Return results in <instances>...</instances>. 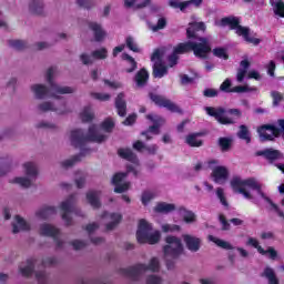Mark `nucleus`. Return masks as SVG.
Masks as SVG:
<instances>
[{
    "instance_id": "obj_61",
    "label": "nucleus",
    "mask_w": 284,
    "mask_h": 284,
    "mask_svg": "<svg viewBox=\"0 0 284 284\" xmlns=\"http://www.w3.org/2000/svg\"><path fill=\"white\" fill-rule=\"evenodd\" d=\"M122 123L123 125H134V123H136L135 113H132L129 116H126V119Z\"/></svg>"
},
{
    "instance_id": "obj_12",
    "label": "nucleus",
    "mask_w": 284,
    "mask_h": 284,
    "mask_svg": "<svg viewBox=\"0 0 284 284\" xmlns=\"http://www.w3.org/2000/svg\"><path fill=\"white\" fill-rule=\"evenodd\" d=\"M74 201L75 196L71 194L65 201L60 204V210L63 212L62 221L65 222V225L68 226L72 225V217H70L69 214H72V212H74Z\"/></svg>"
},
{
    "instance_id": "obj_8",
    "label": "nucleus",
    "mask_w": 284,
    "mask_h": 284,
    "mask_svg": "<svg viewBox=\"0 0 284 284\" xmlns=\"http://www.w3.org/2000/svg\"><path fill=\"white\" fill-rule=\"evenodd\" d=\"M257 134L261 143H265L278 139L281 136V130L274 124H263L257 128Z\"/></svg>"
},
{
    "instance_id": "obj_56",
    "label": "nucleus",
    "mask_w": 284,
    "mask_h": 284,
    "mask_svg": "<svg viewBox=\"0 0 284 284\" xmlns=\"http://www.w3.org/2000/svg\"><path fill=\"white\" fill-rule=\"evenodd\" d=\"M273 10L276 17H281V19H284V2H278L276 7H273Z\"/></svg>"
},
{
    "instance_id": "obj_44",
    "label": "nucleus",
    "mask_w": 284,
    "mask_h": 284,
    "mask_svg": "<svg viewBox=\"0 0 284 284\" xmlns=\"http://www.w3.org/2000/svg\"><path fill=\"white\" fill-rule=\"evenodd\" d=\"M220 90L221 92H225L226 94L234 92V88H232V80H230V78H226L220 85Z\"/></svg>"
},
{
    "instance_id": "obj_33",
    "label": "nucleus",
    "mask_w": 284,
    "mask_h": 284,
    "mask_svg": "<svg viewBox=\"0 0 284 284\" xmlns=\"http://www.w3.org/2000/svg\"><path fill=\"white\" fill-rule=\"evenodd\" d=\"M122 61H128V63L131 65L130 68L125 69L128 74H132V72H135V70L139 68L136 60H134V58L128 53H122Z\"/></svg>"
},
{
    "instance_id": "obj_25",
    "label": "nucleus",
    "mask_w": 284,
    "mask_h": 284,
    "mask_svg": "<svg viewBox=\"0 0 284 284\" xmlns=\"http://www.w3.org/2000/svg\"><path fill=\"white\" fill-rule=\"evenodd\" d=\"M152 74L154 79H163L168 74V65L163 62H154Z\"/></svg>"
},
{
    "instance_id": "obj_7",
    "label": "nucleus",
    "mask_w": 284,
    "mask_h": 284,
    "mask_svg": "<svg viewBox=\"0 0 284 284\" xmlns=\"http://www.w3.org/2000/svg\"><path fill=\"white\" fill-rule=\"evenodd\" d=\"M159 272L161 270V264L159 263V258H151L149 265L145 264H136L134 266H130L126 268H121L120 272L123 276L131 278L132 281H139V276L143 274V272Z\"/></svg>"
},
{
    "instance_id": "obj_5",
    "label": "nucleus",
    "mask_w": 284,
    "mask_h": 284,
    "mask_svg": "<svg viewBox=\"0 0 284 284\" xmlns=\"http://www.w3.org/2000/svg\"><path fill=\"white\" fill-rule=\"evenodd\" d=\"M221 26L223 28L229 26L230 30H235L237 37H243L246 43H252V45H258L261 43V39L250 36V27L241 26V19L234 16L222 18Z\"/></svg>"
},
{
    "instance_id": "obj_21",
    "label": "nucleus",
    "mask_w": 284,
    "mask_h": 284,
    "mask_svg": "<svg viewBox=\"0 0 284 284\" xmlns=\"http://www.w3.org/2000/svg\"><path fill=\"white\" fill-rule=\"evenodd\" d=\"M12 233L13 234H19V232H28L30 231V224L26 222L21 215H16V223L12 224Z\"/></svg>"
},
{
    "instance_id": "obj_60",
    "label": "nucleus",
    "mask_w": 284,
    "mask_h": 284,
    "mask_svg": "<svg viewBox=\"0 0 284 284\" xmlns=\"http://www.w3.org/2000/svg\"><path fill=\"white\" fill-rule=\"evenodd\" d=\"M36 278L38 281V284H47L48 276L45 275V272L43 271L37 272Z\"/></svg>"
},
{
    "instance_id": "obj_36",
    "label": "nucleus",
    "mask_w": 284,
    "mask_h": 284,
    "mask_svg": "<svg viewBox=\"0 0 284 284\" xmlns=\"http://www.w3.org/2000/svg\"><path fill=\"white\" fill-rule=\"evenodd\" d=\"M80 119L82 123H90L94 120V113L90 106H84L83 111L80 113Z\"/></svg>"
},
{
    "instance_id": "obj_59",
    "label": "nucleus",
    "mask_w": 284,
    "mask_h": 284,
    "mask_svg": "<svg viewBox=\"0 0 284 284\" xmlns=\"http://www.w3.org/2000/svg\"><path fill=\"white\" fill-rule=\"evenodd\" d=\"M203 97H206V99H214L215 97H219V91L216 89H205L203 91Z\"/></svg>"
},
{
    "instance_id": "obj_51",
    "label": "nucleus",
    "mask_w": 284,
    "mask_h": 284,
    "mask_svg": "<svg viewBox=\"0 0 284 284\" xmlns=\"http://www.w3.org/2000/svg\"><path fill=\"white\" fill-rule=\"evenodd\" d=\"M162 231L168 233V232H181V225L179 224H163L162 225Z\"/></svg>"
},
{
    "instance_id": "obj_54",
    "label": "nucleus",
    "mask_w": 284,
    "mask_h": 284,
    "mask_svg": "<svg viewBox=\"0 0 284 284\" xmlns=\"http://www.w3.org/2000/svg\"><path fill=\"white\" fill-rule=\"evenodd\" d=\"M152 199H154V193L150 192V191H144L142 193V205H148V203H150V201H152Z\"/></svg>"
},
{
    "instance_id": "obj_19",
    "label": "nucleus",
    "mask_w": 284,
    "mask_h": 284,
    "mask_svg": "<svg viewBox=\"0 0 284 284\" xmlns=\"http://www.w3.org/2000/svg\"><path fill=\"white\" fill-rule=\"evenodd\" d=\"M136 88H145L148 85V81H150V73L148 69H140L134 77Z\"/></svg>"
},
{
    "instance_id": "obj_26",
    "label": "nucleus",
    "mask_w": 284,
    "mask_h": 284,
    "mask_svg": "<svg viewBox=\"0 0 284 284\" xmlns=\"http://www.w3.org/2000/svg\"><path fill=\"white\" fill-rule=\"evenodd\" d=\"M54 214H57V207L44 206L36 213V216H38V219H41L42 221H48V219H50V216H54Z\"/></svg>"
},
{
    "instance_id": "obj_34",
    "label": "nucleus",
    "mask_w": 284,
    "mask_h": 284,
    "mask_svg": "<svg viewBox=\"0 0 284 284\" xmlns=\"http://www.w3.org/2000/svg\"><path fill=\"white\" fill-rule=\"evenodd\" d=\"M29 10L32 14H38L41 17L43 14V1L41 0H31L29 3Z\"/></svg>"
},
{
    "instance_id": "obj_17",
    "label": "nucleus",
    "mask_w": 284,
    "mask_h": 284,
    "mask_svg": "<svg viewBox=\"0 0 284 284\" xmlns=\"http://www.w3.org/2000/svg\"><path fill=\"white\" fill-rule=\"evenodd\" d=\"M38 110H40V112H58L59 114H68L69 112L68 109H65V101L61 102V108H57L50 102H43L38 105Z\"/></svg>"
},
{
    "instance_id": "obj_46",
    "label": "nucleus",
    "mask_w": 284,
    "mask_h": 284,
    "mask_svg": "<svg viewBox=\"0 0 284 284\" xmlns=\"http://www.w3.org/2000/svg\"><path fill=\"white\" fill-rule=\"evenodd\" d=\"M126 48L131 50V52H141L136 42H134V38L132 36L126 37L125 39Z\"/></svg>"
},
{
    "instance_id": "obj_3",
    "label": "nucleus",
    "mask_w": 284,
    "mask_h": 284,
    "mask_svg": "<svg viewBox=\"0 0 284 284\" xmlns=\"http://www.w3.org/2000/svg\"><path fill=\"white\" fill-rule=\"evenodd\" d=\"M47 82L49 83L50 88L43 84H33L31 87L32 92L36 95V99H45L50 94L53 99H59L57 94H72L74 89L71 87H61L54 83V67H51L47 71Z\"/></svg>"
},
{
    "instance_id": "obj_23",
    "label": "nucleus",
    "mask_w": 284,
    "mask_h": 284,
    "mask_svg": "<svg viewBox=\"0 0 284 284\" xmlns=\"http://www.w3.org/2000/svg\"><path fill=\"white\" fill-rule=\"evenodd\" d=\"M227 176H230L227 168L216 166L215 169H213L212 178L214 179L215 183H219L220 181H227Z\"/></svg>"
},
{
    "instance_id": "obj_63",
    "label": "nucleus",
    "mask_w": 284,
    "mask_h": 284,
    "mask_svg": "<svg viewBox=\"0 0 284 284\" xmlns=\"http://www.w3.org/2000/svg\"><path fill=\"white\" fill-rule=\"evenodd\" d=\"M220 223L222 224V230L227 231L230 230V222H227V219L225 215L221 214L219 216Z\"/></svg>"
},
{
    "instance_id": "obj_10",
    "label": "nucleus",
    "mask_w": 284,
    "mask_h": 284,
    "mask_svg": "<svg viewBox=\"0 0 284 284\" xmlns=\"http://www.w3.org/2000/svg\"><path fill=\"white\" fill-rule=\"evenodd\" d=\"M146 119L149 121H152L153 125L149 126L146 131H143L141 135L145 136L146 141H152V136L150 135V132L152 134H161V125L165 123V120H163V118L156 114H148Z\"/></svg>"
},
{
    "instance_id": "obj_64",
    "label": "nucleus",
    "mask_w": 284,
    "mask_h": 284,
    "mask_svg": "<svg viewBox=\"0 0 284 284\" xmlns=\"http://www.w3.org/2000/svg\"><path fill=\"white\" fill-rule=\"evenodd\" d=\"M71 245L74 250H83V247H85V242L81 240H74L71 242Z\"/></svg>"
},
{
    "instance_id": "obj_11",
    "label": "nucleus",
    "mask_w": 284,
    "mask_h": 284,
    "mask_svg": "<svg viewBox=\"0 0 284 284\" xmlns=\"http://www.w3.org/2000/svg\"><path fill=\"white\" fill-rule=\"evenodd\" d=\"M206 114H209V116H213L215 118V120L217 121V123H220L221 125H234V121L232 120V118H227L225 116V109L222 106L219 108H214V106H206L204 108Z\"/></svg>"
},
{
    "instance_id": "obj_16",
    "label": "nucleus",
    "mask_w": 284,
    "mask_h": 284,
    "mask_svg": "<svg viewBox=\"0 0 284 284\" xmlns=\"http://www.w3.org/2000/svg\"><path fill=\"white\" fill-rule=\"evenodd\" d=\"M182 239L189 252H199V250H201V244L203 241L200 237L191 234H183Z\"/></svg>"
},
{
    "instance_id": "obj_18",
    "label": "nucleus",
    "mask_w": 284,
    "mask_h": 284,
    "mask_svg": "<svg viewBox=\"0 0 284 284\" xmlns=\"http://www.w3.org/2000/svg\"><path fill=\"white\" fill-rule=\"evenodd\" d=\"M114 105L119 116H126L128 114V102L125 101V93L120 92L114 101Z\"/></svg>"
},
{
    "instance_id": "obj_35",
    "label": "nucleus",
    "mask_w": 284,
    "mask_h": 284,
    "mask_svg": "<svg viewBox=\"0 0 284 284\" xmlns=\"http://www.w3.org/2000/svg\"><path fill=\"white\" fill-rule=\"evenodd\" d=\"M111 222L106 224V231L111 232V230H114L116 225H119L123 219V216L119 213H112L110 215Z\"/></svg>"
},
{
    "instance_id": "obj_40",
    "label": "nucleus",
    "mask_w": 284,
    "mask_h": 284,
    "mask_svg": "<svg viewBox=\"0 0 284 284\" xmlns=\"http://www.w3.org/2000/svg\"><path fill=\"white\" fill-rule=\"evenodd\" d=\"M239 139H242V141H246V143L252 142V138L250 136V130L245 124H242L240 126V131L237 133Z\"/></svg>"
},
{
    "instance_id": "obj_57",
    "label": "nucleus",
    "mask_w": 284,
    "mask_h": 284,
    "mask_svg": "<svg viewBox=\"0 0 284 284\" xmlns=\"http://www.w3.org/2000/svg\"><path fill=\"white\" fill-rule=\"evenodd\" d=\"M170 68H174L179 63V54L173 51L172 54L168 57Z\"/></svg>"
},
{
    "instance_id": "obj_20",
    "label": "nucleus",
    "mask_w": 284,
    "mask_h": 284,
    "mask_svg": "<svg viewBox=\"0 0 284 284\" xmlns=\"http://www.w3.org/2000/svg\"><path fill=\"white\" fill-rule=\"evenodd\" d=\"M101 191L91 190L87 193V201L93 207V210H99L101 207Z\"/></svg>"
},
{
    "instance_id": "obj_50",
    "label": "nucleus",
    "mask_w": 284,
    "mask_h": 284,
    "mask_svg": "<svg viewBox=\"0 0 284 284\" xmlns=\"http://www.w3.org/2000/svg\"><path fill=\"white\" fill-rule=\"evenodd\" d=\"M93 59H108V49L101 48L92 52Z\"/></svg>"
},
{
    "instance_id": "obj_30",
    "label": "nucleus",
    "mask_w": 284,
    "mask_h": 284,
    "mask_svg": "<svg viewBox=\"0 0 284 284\" xmlns=\"http://www.w3.org/2000/svg\"><path fill=\"white\" fill-rule=\"evenodd\" d=\"M202 133H191L186 135L185 143L190 145V148H201L203 145V140H197V136H202Z\"/></svg>"
},
{
    "instance_id": "obj_31",
    "label": "nucleus",
    "mask_w": 284,
    "mask_h": 284,
    "mask_svg": "<svg viewBox=\"0 0 284 284\" xmlns=\"http://www.w3.org/2000/svg\"><path fill=\"white\" fill-rule=\"evenodd\" d=\"M262 277L267 278L268 284H280L278 277H276V273L274 268L267 266L264 268V272L261 274Z\"/></svg>"
},
{
    "instance_id": "obj_48",
    "label": "nucleus",
    "mask_w": 284,
    "mask_h": 284,
    "mask_svg": "<svg viewBox=\"0 0 284 284\" xmlns=\"http://www.w3.org/2000/svg\"><path fill=\"white\" fill-rule=\"evenodd\" d=\"M256 87L250 88L248 85H236L233 88V92L241 94L242 92H256Z\"/></svg>"
},
{
    "instance_id": "obj_58",
    "label": "nucleus",
    "mask_w": 284,
    "mask_h": 284,
    "mask_svg": "<svg viewBox=\"0 0 284 284\" xmlns=\"http://www.w3.org/2000/svg\"><path fill=\"white\" fill-rule=\"evenodd\" d=\"M91 97L93 99H97L98 101H110V93H91Z\"/></svg>"
},
{
    "instance_id": "obj_28",
    "label": "nucleus",
    "mask_w": 284,
    "mask_h": 284,
    "mask_svg": "<svg viewBox=\"0 0 284 284\" xmlns=\"http://www.w3.org/2000/svg\"><path fill=\"white\" fill-rule=\"evenodd\" d=\"M118 155L121 159H125V161H130L131 163H136L139 161V158L136 154H134V152H132L131 149H119Z\"/></svg>"
},
{
    "instance_id": "obj_62",
    "label": "nucleus",
    "mask_w": 284,
    "mask_h": 284,
    "mask_svg": "<svg viewBox=\"0 0 284 284\" xmlns=\"http://www.w3.org/2000/svg\"><path fill=\"white\" fill-rule=\"evenodd\" d=\"M161 283H162L161 277L156 275H149L146 277V284H161Z\"/></svg>"
},
{
    "instance_id": "obj_1",
    "label": "nucleus",
    "mask_w": 284,
    "mask_h": 284,
    "mask_svg": "<svg viewBox=\"0 0 284 284\" xmlns=\"http://www.w3.org/2000/svg\"><path fill=\"white\" fill-rule=\"evenodd\" d=\"M205 28L206 27L204 22L190 23V27L186 29V38L196 39L200 42H181L173 49L175 54H187V52H193L197 59H207V54L212 52L210 40L196 34V32H205Z\"/></svg>"
},
{
    "instance_id": "obj_43",
    "label": "nucleus",
    "mask_w": 284,
    "mask_h": 284,
    "mask_svg": "<svg viewBox=\"0 0 284 284\" xmlns=\"http://www.w3.org/2000/svg\"><path fill=\"white\" fill-rule=\"evenodd\" d=\"M24 170L27 176H37V174H39V171H37V165L32 162L24 163Z\"/></svg>"
},
{
    "instance_id": "obj_38",
    "label": "nucleus",
    "mask_w": 284,
    "mask_h": 284,
    "mask_svg": "<svg viewBox=\"0 0 284 284\" xmlns=\"http://www.w3.org/2000/svg\"><path fill=\"white\" fill-rule=\"evenodd\" d=\"M163 57H165V48H158L151 54V61L153 63H162Z\"/></svg>"
},
{
    "instance_id": "obj_47",
    "label": "nucleus",
    "mask_w": 284,
    "mask_h": 284,
    "mask_svg": "<svg viewBox=\"0 0 284 284\" xmlns=\"http://www.w3.org/2000/svg\"><path fill=\"white\" fill-rule=\"evenodd\" d=\"M271 97L273 99V108H278V105H281V102L284 99L283 93L278 91H272Z\"/></svg>"
},
{
    "instance_id": "obj_37",
    "label": "nucleus",
    "mask_w": 284,
    "mask_h": 284,
    "mask_svg": "<svg viewBox=\"0 0 284 284\" xmlns=\"http://www.w3.org/2000/svg\"><path fill=\"white\" fill-rule=\"evenodd\" d=\"M209 241H211L212 243H215V245H217V247H222V250H234L232 244H230L229 242H225L219 237H215L213 235H209Z\"/></svg>"
},
{
    "instance_id": "obj_32",
    "label": "nucleus",
    "mask_w": 284,
    "mask_h": 284,
    "mask_svg": "<svg viewBox=\"0 0 284 284\" xmlns=\"http://www.w3.org/2000/svg\"><path fill=\"white\" fill-rule=\"evenodd\" d=\"M37 263V260L34 258H29L27 260V266L20 268V273L22 276H26L27 278L29 276H32V274L34 273V264Z\"/></svg>"
},
{
    "instance_id": "obj_42",
    "label": "nucleus",
    "mask_w": 284,
    "mask_h": 284,
    "mask_svg": "<svg viewBox=\"0 0 284 284\" xmlns=\"http://www.w3.org/2000/svg\"><path fill=\"white\" fill-rule=\"evenodd\" d=\"M247 245H251V247H254L255 250H257L258 254H262V256H265V248H263V246H261V244L258 243V240L254 239V237H250L247 243Z\"/></svg>"
},
{
    "instance_id": "obj_6",
    "label": "nucleus",
    "mask_w": 284,
    "mask_h": 284,
    "mask_svg": "<svg viewBox=\"0 0 284 284\" xmlns=\"http://www.w3.org/2000/svg\"><path fill=\"white\" fill-rule=\"evenodd\" d=\"M152 232V224H150L145 219H141L139 221L138 231H136V241L141 245L149 243V245H156L159 241H161V233L159 231H155L154 233L150 234Z\"/></svg>"
},
{
    "instance_id": "obj_15",
    "label": "nucleus",
    "mask_w": 284,
    "mask_h": 284,
    "mask_svg": "<svg viewBox=\"0 0 284 284\" xmlns=\"http://www.w3.org/2000/svg\"><path fill=\"white\" fill-rule=\"evenodd\" d=\"M41 236H50L54 239L57 247H63V242L59 240V229L52 226L51 224H42L40 226Z\"/></svg>"
},
{
    "instance_id": "obj_2",
    "label": "nucleus",
    "mask_w": 284,
    "mask_h": 284,
    "mask_svg": "<svg viewBox=\"0 0 284 284\" xmlns=\"http://www.w3.org/2000/svg\"><path fill=\"white\" fill-rule=\"evenodd\" d=\"M105 139H108V136L99 134L94 124L89 126L88 135H85L82 129H75L71 131V145H73V148H79L81 152L71 159L63 161L61 163L62 168H72V165L81 161L82 156H88V154L92 152V149H85L88 143H103Z\"/></svg>"
},
{
    "instance_id": "obj_22",
    "label": "nucleus",
    "mask_w": 284,
    "mask_h": 284,
    "mask_svg": "<svg viewBox=\"0 0 284 284\" xmlns=\"http://www.w3.org/2000/svg\"><path fill=\"white\" fill-rule=\"evenodd\" d=\"M89 30L93 31L94 40L98 42L103 41L105 39V30H103V27H101L100 23L97 22H89Z\"/></svg>"
},
{
    "instance_id": "obj_52",
    "label": "nucleus",
    "mask_w": 284,
    "mask_h": 284,
    "mask_svg": "<svg viewBox=\"0 0 284 284\" xmlns=\"http://www.w3.org/2000/svg\"><path fill=\"white\" fill-rule=\"evenodd\" d=\"M77 3L80 8H84L85 10L94 8V1L92 0H77Z\"/></svg>"
},
{
    "instance_id": "obj_45",
    "label": "nucleus",
    "mask_w": 284,
    "mask_h": 284,
    "mask_svg": "<svg viewBox=\"0 0 284 284\" xmlns=\"http://www.w3.org/2000/svg\"><path fill=\"white\" fill-rule=\"evenodd\" d=\"M213 55L217 57V59H224V61H227V59H230V54H227V50L225 48L213 49Z\"/></svg>"
},
{
    "instance_id": "obj_39",
    "label": "nucleus",
    "mask_w": 284,
    "mask_h": 284,
    "mask_svg": "<svg viewBox=\"0 0 284 284\" xmlns=\"http://www.w3.org/2000/svg\"><path fill=\"white\" fill-rule=\"evenodd\" d=\"M8 43L10 48H13V50H18V52L28 49V42L23 40H9Z\"/></svg>"
},
{
    "instance_id": "obj_14",
    "label": "nucleus",
    "mask_w": 284,
    "mask_h": 284,
    "mask_svg": "<svg viewBox=\"0 0 284 284\" xmlns=\"http://www.w3.org/2000/svg\"><path fill=\"white\" fill-rule=\"evenodd\" d=\"M255 156H263L272 165L275 161H281L283 159V153L276 149H264L255 152Z\"/></svg>"
},
{
    "instance_id": "obj_49",
    "label": "nucleus",
    "mask_w": 284,
    "mask_h": 284,
    "mask_svg": "<svg viewBox=\"0 0 284 284\" xmlns=\"http://www.w3.org/2000/svg\"><path fill=\"white\" fill-rule=\"evenodd\" d=\"M12 183H17L21 185V187H30V185H32V181L28 178H16Z\"/></svg>"
},
{
    "instance_id": "obj_24",
    "label": "nucleus",
    "mask_w": 284,
    "mask_h": 284,
    "mask_svg": "<svg viewBox=\"0 0 284 284\" xmlns=\"http://www.w3.org/2000/svg\"><path fill=\"white\" fill-rule=\"evenodd\" d=\"M178 212L180 214V216L183 217L184 223H195L196 221V214H194V212L185 209V206H180L178 207Z\"/></svg>"
},
{
    "instance_id": "obj_55",
    "label": "nucleus",
    "mask_w": 284,
    "mask_h": 284,
    "mask_svg": "<svg viewBox=\"0 0 284 284\" xmlns=\"http://www.w3.org/2000/svg\"><path fill=\"white\" fill-rule=\"evenodd\" d=\"M101 128L104 132H110L111 130H114V121L106 119L102 122Z\"/></svg>"
},
{
    "instance_id": "obj_13",
    "label": "nucleus",
    "mask_w": 284,
    "mask_h": 284,
    "mask_svg": "<svg viewBox=\"0 0 284 284\" xmlns=\"http://www.w3.org/2000/svg\"><path fill=\"white\" fill-rule=\"evenodd\" d=\"M128 176V173H115L111 180L112 185H114L115 194H123L130 190V182H124L123 180ZM122 183V184H121Z\"/></svg>"
},
{
    "instance_id": "obj_27",
    "label": "nucleus",
    "mask_w": 284,
    "mask_h": 284,
    "mask_svg": "<svg viewBox=\"0 0 284 284\" xmlns=\"http://www.w3.org/2000/svg\"><path fill=\"white\" fill-rule=\"evenodd\" d=\"M154 210L158 214H170V212H174V210H176V205L166 202H159Z\"/></svg>"
},
{
    "instance_id": "obj_9",
    "label": "nucleus",
    "mask_w": 284,
    "mask_h": 284,
    "mask_svg": "<svg viewBox=\"0 0 284 284\" xmlns=\"http://www.w3.org/2000/svg\"><path fill=\"white\" fill-rule=\"evenodd\" d=\"M149 98L155 103L159 108H166L169 112H174L176 114H183V110L176 105V103L172 102V100L166 99L163 95H159L156 93H149Z\"/></svg>"
},
{
    "instance_id": "obj_41",
    "label": "nucleus",
    "mask_w": 284,
    "mask_h": 284,
    "mask_svg": "<svg viewBox=\"0 0 284 284\" xmlns=\"http://www.w3.org/2000/svg\"><path fill=\"white\" fill-rule=\"evenodd\" d=\"M217 145L221 148L222 152H227L230 151V148H232V139L220 138L217 141Z\"/></svg>"
},
{
    "instance_id": "obj_29",
    "label": "nucleus",
    "mask_w": 284,
    "mask_h": 284,
    "mask_svg": "<svg viewBox=\"0 0 284 284\" xmlns=\"http://www.w3.org/2000/svg\"><path fill=\"white\" fill-rule=\"evenodd\" d=\"M152 0H124L125 8H134L135 10H141V8H148V4Z\"/></svg>"
},
{
    "instance_id": "obj_4",
    "label": "nucleus",
    "mask_w": 284,
    "mask_h": 284,
    "mask_svg": "<svg viewBox=\"0 0 284 284\" xmlns=\"http://www.w3.org/2000/svg\"><path fill=\"white\" fill-rule=\"evenodd\" d=\"M164 241L166 245L163 246V254L166 268L174 270V261L184 252L183 242H181L180 237L174 235H168Z\"/></svg>"
},
{
    "instance_id": "obj_53",
    "label": "nucleus",
    "mask_w": 284,
    "mask_h": 284,
    "mask_svg": "<svg viewBox=\"0 0 284 284\" xmlns=\"http://www.w3.org/2000/svg\"><path fill=\"white\" fill-rule=\"evenodd\" d=\"M168 26V20L165 18H160L158 23L152 27L153 32H159V30H163Z\"/></svg>"
}]
</instances>
